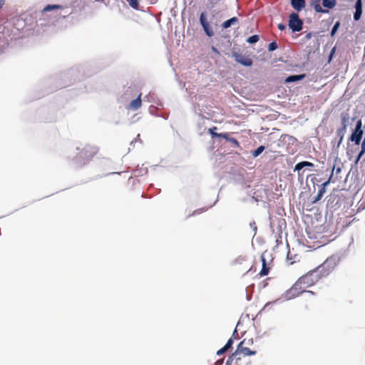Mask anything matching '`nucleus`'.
I'll return each instance as SVG.
<instances>
[{
    "instance_id": "c85d7f7f",
    "label": "nucleus",
    "mask_w": 365,
    "mask_h": 365,
    "mask_svg": "<svg viewBox=\"0 0 365 365\" xmlns=\"http://www.w3.org/2000/svg\"><path fill=\"white\" fill-rule=\"evenodd\" d=\"M349 119V114L348 113H342L341 114V125L342 128H346V122Z\"/></svg>"
},
{
    "instance_id": "b1692460",
    "label": "nucleus",
    "mask_w": 365,
    "mask_h": 365,
    "mask_svg": "<svg viewBox=\"0 0 365 365\" xmlns=\"http://www.w3.org/2000/svg\"><path fill=\"white\" fill-rule=\"evenodd\" d=\"M62 8H63V6L61 5H58V4H53V5L48 4L44 7V9H43V11L47 12V11H51L53 9H61Z\"/></svg>"
},
{
    "instance_id": "412c9836",
    "label": "nucleus",
    "mask_w": 365,
    "mask_h": 365,
    "mask_svg": "<svg viewBox=\"0 0 365 365\" xmlns=\"http://www.w3.org/2000/svg\"><path fill=\"white\" fill-rule=\"evenodd\" d=\"M305 167H314V164L308 161H302L297 163L294 167V170H300Z\"/></svg>"
},
{
    "instance_id": "1a4fd4ad",
    "label": "nucleus",
    "mask_w": 365,
    "mask_h": 365,
    "mask_svg": "<svg viewBox=\"0 0 365 365\" xmlns=\"http://www.w3.org/2000/svg\"><path fill=\"white\" fill-rule=\"evenodd\" d=\"M232 56L237 63L245 66H251L252 65V59L247 56H245L237 52H233Z\"/></svg>"
},
{
    "instance_id": "58836bf2",
    "label": "nucleus",
    "mask_w": 365,
    "mask_h": 365,
    "mask_svg": "<svg viewBox=\"0 0 365 365\" xmlns=\"http://www.w3.org/2000/svg\"><path fill=\"white\" fill-rule=\"evenodd\" d=\"M287 260H288V261H290V264H293L294 262H296L295 260H292V256H291V253H290V252H289L287 253Z\"/></svg>"
},
{
    "instance_id": "f257e3e1",
    "label": "nucleus",
    "mask_w": 365,
    "mask_h": 365,
    "mask_svg": "<svg viewBox=\"0 0 365 365\" xmlns=\"http://www.w3.org/2000/svg\"><path fill=\"white\" fill-rule=\"evenodd\" d=\"M336 262L335 258H327L321 265H319L316 271L319 273L320 279L329 276L336 268Z\"/></svg>"
},
{
    "instance_id": "7c9ffc66",
    "label": "nucleus",
    "mask_w": 365,
    "mask_h": 365,
    "mask_svg": "<svg viewBox=\"0 0 365 365\" xmlns=\"http://www.w3.org/2000/svg\"><path fill=\"white\" fill-rule=\"evenodd\" d=\"M217 129V127H215V126H213V127H212V128H209V130H208V133L211 135V136H212V138H214V137H217V138H218V135H219L220 133H216V132H215V130H216Z\"/></svg>"
},
{
    "instance_id": "ddd939ff",
    "label": "nucleus",
    "mask_w": 365,
    "mask_h": 365,
    "mask_svg": "<svg viewBox=\"0 0 365 365\" xmlns=\"http://www.w3.org/2000/svg\"><path fill=\"white\" fill-rule=\"evenodd\" d=\"M141 93H140L137 98L130 103L127 108L128 110H136L141 107Z\"/></svg>"
},
{
    "instance_id": "aec40b11",
    "label": "nucleus",
    "mask_w": 365,
    "mask_h": 365,
    "mask_svg": "<svg viewBox=\"0 0 365 365\" xmlns=\"http://www.w3.org/2000/svg\"><path fill=\"white\" fill-rule=\"evenodd\" d=\"M305 77L304 74L289 76L285 79L286 83H292L300 81Z\"/></svg>"
},
{
    "instance_id": "f3484780",
    "label": "nucleus",
    "mask_w": 365,
    "mask_h": 365,
    "mask_svg": "<svg viewBox=\"0 0 365 365\" xmlns=\"http://www.w3.org/2000/svg\"><path fill=\"white\" fill-rule=\"evenodd\" d=\"M238 21H239L238 18L236 16H234V17L224 21L222 24V26L223 29H227V28L230 27L232 25H235V24H237Z\"/></svg>"
},
{
    "instance_id": "79ce46f5",
    "label": "nucleus",
    "mask_w": 365,
    "mask_h": 365,
    "mask_svg": "<svg viewBox=\"0 0 365 365\" xmlns=\"http://www.w3.org/2000/svg\"><path fill=\"white\" fill-rule=\"evenodd\" d=\"M334 170H335V167L333 168L332 173H331L332 175H333V172L334 171ZM340 172H341V168H336V173H339Z\"/></svg>"
},
{
    "instance_id": "9d476101",
    "label": "nucleus",
    "mask_w": 365,
    "mask_h": 365,
    "mask_svg": "<svg viewBox=\"0 0 365 365\" xmlns=\"http://www.w3.org/2000/svg\"><path fill=\"white\" fill-rule=\"evenodd\" d=\"M332 178V174H331L329 180L326 182H324L322 185V187H320V189L318 191V193L317 195L314 197L312 202L313 203H316L317 202H318L319 200H320L322 199V197H323L324 194L326 192V186L329 185V183L330 182Z\"/></svg>"
},
{
    "instance_id": "a878e982",
    "label": "nucleus",
    "mask_w": 365,
    "mask_h": 365,
    "mask_svg": "<svg viewBox=\"0 0 365 365\" xmlns=\"http://www.w3.org/2000/svg\"><path fill=\"white\" fill-rule=\"evenodd\" d=\"M365 153V138H364L362 143H361V151L359 152L355 163H358L362 155Z\"/></svg>"
},
{
    "instance_id": "6e6552de",
    "label": "nucleus",
    "mask_w": 365,
    "mask_h": 365,
    "mask_svg": "<svg viewBox=\"0 0 365 365\" xmlns=\"http://www.w3.org/2000/svg\"><path fill=\"white\" fill-rule=\"evenodd\" d=\"M200 22L201 26H202L205 34L211 37L214 35V32L212 29V28L210 26L209 22L207 20V18L205 16V14L204 12L201 13L200 16Z\"/></svg>"
},
{
    "instance_id": "4c0bfd02",
    "label": "nucleus",
    "mask_w": 365,
    "mask_h": 365,
    "mask_svg": "<svg viewBox=\"0 0 365 365\" xmlns=\"http://www.w3.org/2000/svg\"><path fill=\"white\" fill-rule=\"evenodd\" d=\"M227 351V348L223 346L222 348H221L220 350L217 351V355H222V354H223Z\"/></svg>"
},
{
    "instance_id": "cd10ccee",
    "label": "nucleus",
    "mask_w": 365,
    "mask_h": 365,
    "mask_svg": "<svg viewBox=\"0 0 365 365\" xmlns=\"http://www.w3.org/2000/svg\"><path fill=\"white\" fill-rule=\"evenodd\" d=\"M264 150V146L260 145L255 150L252 152V156L256 158Z\"/></svg>"
},
{
    "instance_id": "a18cd8bd",
    "label": "nucleus",
    "mask_w": 365,
    "mask_h": 365,
    "mask_svg": "<svg viewBox=\"0 0 365 365\" xmlns=\"http://www.w3.org/2000/svg\"><path fill=\"white\" fill-rule=\"evenodd\" d=\"M4 4V0H0V9L2 8Z\"/></svg>"
},
{
    "instance_id": "f704fd0d",
    "label": "nucleus",
    "mask_w": 365,
    "mask_h": 365,
    "mask_svg": "<svg viewBox=\"0 0 365 365\" xmlns=\"http://www.w3.org/2000/svg\"><path fill=\"white\" fill-rule=\"evenodd\" d=\"M233 344V339L230 338L226 343V344L224 346L225 348H227V350H228L230 348L232 347Z\"/></svg>"
},
{
    "instance_id": "ea45409f",
    "label": "nucleus",
    "mask_w": 365,
    "mask_h": 365,
    "mask_svg": "<svg viewBox=\"0 0 365 365\" xmlns=\"http://www.w3.org/2000/svg\"><path fill=\"white\" fill-rule=\"evenodd\" d=\"M278 29L281 31H283L286 29V26L283 24H278Z\"/></svg>"
},
{
    "instance_id": "a19ab883",
    "label": "nucleus",
    "mask_w": 365,
    "mask_h": 365,
    "mask_svg": "<svg viewBox=\"0 0 365 365\" xmlns=\"http://www.w3.org/2000/svg\"><path fill=\"white\" fill-rule=\"evenodd\" d=\"M312 34L311 32H309L306 34L305 38L309 40L312 38Z\"/></svg>"
},
{
    "instance_id": "c756f323",
    "label": "nucleus",
    "mask_w": 365,
    "mask_h": 365,
    "mask_svg": "<svg viewBox=\"0 0 365 365\" xmlns=\"http://www.w3.org/2000/svg\"><path fill=\"white\" fill-rule=\"evenodd\" d=\"M259 41V36L257 35H253L250 36L247 41L250 43H255Z\"/></svg>"
},
{
    "instance_id": "6ab92c4d",
    "label": "nucleus",
    "mask_w": 365,
    "mask_h": 365,
    "mask_svg": "<svg viewBox=\"0 0 365 365\" xmlns=\"http://www.w3.org/2000/svg\"><path fill=\"white\" fill-rule=\"evenodd\" d=\"M301 294L298 290L294 289V287L292 285V287L286 292V296L288 299H292L298 297Z\"/></svg>"
},
{
    "instance_id": "bb28decb",
    "label": "nucleus",
    "mask_w": 365,
    "mask_h": 365,
    "mask_svg": "<svg viewBox=\"0 0 365 365\" xmlns=\"http://www.w3.org/2000/svg\"><path fill=\"white\" fill-rule=\"evenodd\" d=\"M128 2L129 6L133 9H139V0H126Z\"/></svg>"
},
{
    "instance_id": "20e7f679",
    "label": "nucleus",
    "mask_w": 365,
    "mask_h": 365,
    "mask_svg": "<svg viewBox=\"0 0 365 365\" xmlns=\"http://www.w3.org/2000/svg\"><path fill=\"white\" fill-rule=\"evenodd\" d=\"M288 25L293 32L300 31L302 29L303 21L297 13L292 12L289 15Z\"/></svg>"
},
{
    "instance_id": "9b49d317",
    "label": "nucleus",
    "mask_w": 365,
    "mask_h": 365,
    "mask_svg": "<svg viewBox=\"0 0 365 365\" xmlns=\"http://www.w3.org/2000/svg\"><path fill=\"white\" fill-rule=\"evenodd\" d=\"M293 286L294 287V289H296L297 290H298V292L300 293V294H302L304 292H306L308 294H309L310 296H314V293L312 291H307L306 289H307L303 284L302 282L298 279L297 280V282L293 284Z\"/></svg>"
},
{
    "instance_id": "39448f33",
    "label": "nucleus",
    "mask_w": 365,
    "mask_h": 365,
    "mask_svg": "<svg viewBox=\"0 0 365 365\" xmlns=\"http://www.w3.org/2000/svg\"><path fill=\"white\" fill-rule=\"evenodd\" d=\"M362 122L361 120H359L356 123L354 131L349 137V140L354 142L356 145H359L363 136V130H362Z\"/></svg>"
},
{
    "instance_id": "f8f14e48",
    "label": "nucleus",
    "mask_w": 365,
    "mask_h": 365,
    "mask_svg": "<svg viewBox=\"0 0 365 365\" xmlns=\"http://www.w3.org/2000/svg\"><path fill=\"white\" fill-rule=\"evenodd\" d=\"M261 260L262 263V267L260 272H259L258 275H259V277L267 276L269 272L270 267L267 263L264 255H261Z\"/></svg>"
},
{
    "instance_id": "c03bdc74",
    "label": "nucleus",
    "mask_w": 365,
    "mask_h": 365,
    "mask_svg": "<svg viewBox=\"0 0 365 365\" xmlns=\"http://www.w3.org/2000/svg\"><path fill=\"white\" fill-rule=\"evenodd\" d=\"M212 50L217 54H220L219 51L214 46L212 47Z\"/></svg>"
},
{
    "instance_id": "37998d69",
    "label": "nucleus",
    "mask_w": 365,
    "mask_h": 365,
    "mask_svg": "<svg viewBox=\"0 0 365 365\" xmlns=\"http://www.w3.org/2000/svg\"><path fill=\"white\" fill-rule=\"evenodd\" d=\"M223 364V361L222 360H217L215 365H222Z\"/></svg>"
},
{
    "instance_id": "f03ea898",
    "label": "nucleus",
    "mask_w": 365,
    "mask_h": 365,
    "mask_svg": "<svg viewBox=\"0 0 365 365\" xmlns=\"http://www.w3.org/2000/svg\"><path fill=\"white\" fill-rule=\"evenodd\" d=\"M98 149L91 145H86L78 153V158L83 161V163L91 160L98 153Z\"/></svg>"
},
{
    "instance_id": "2eb2a0df",
    "label": "nucleus",
    "mask_w": 365,
    "mask_h": 365,
    "mask_svg": "<svg viewBox=\"0 0 365 365\" xmlns=\"http://www.w3.org/2000/svg\"><path fill=\"white\" fill-rule=\"evenodd\" d=\"M291 5L295 10L300 11L305 7L306 2L305 0H292Z\"/></svg>"
},
{
    "instance_id": "0eeeda50",
    "label": "nucleus",
    "mask_w": 365,
    "mask_h": 365,
    "mask_svg": "<svg viewBox=\"0 0 365 365\" xmlns=\"http://www.w3.org/2000/svg\"><path fill=\"white\" fill-rule=\"evenodd\" d=\"M225 365H250V361L239 356L234 358V354H232L227 359Z\"/></svg>"
},
{
    "instance_id": "a211bd4d",
    "label": "nucleus",
    "mask_w": 365,
    "mask_h": 365,
    "mask_svg": "<svg viewBox=\"0 0 365 365\" xmlns=\"http://www.w3.org/2000/svg\"><path fill=\"white\" fill-rule=\"evenodd\" d=\"M301 294L298 290L294 289V287L292 285V287L286 292V296L288 299H292L298 297Z\"/></svg>"
},
{
    "instance_id": "5701e85b",
    "label": "nucleus",
    "mask_w": 365,
    "mask_h": 365,
    "mask_svg": "<svg viewBox=\"0 0 365 365\" xmlns=\"http://www.w3.org/2000/svg\"><path fill=\"white\" fill-rule=\"evenodd\" d=\"M319 1L320 0H316L315 1L312 3V6L314 7V10L319 13L327 12V10L322 9V6H320Z\"/></svg>"
},
{
    "instance_id": "473e14b6",
    "label": "nucleus",
    "mask_w": 365,
    "mask_h": 365,
    "mask_svg": "<svg viewBox=\"0 0 365 365\" xmlns=\"http://www.w3.org/2000/svg\"><path fill=\"white\" fill-rule=\"evenodd\" d=\"M277 48V44L275 42H272L269 44L268 49L270 51H274Z\"/></svg>"
},
{
    "instance_id": "49530a36",
    "label": "nucleus",
    "mask_w": 365,
    "mask_h": 365,
    "mask_svg": "<svg viewBox=\"0 0 365 365\" xmlns=\"http://www.w3.org/2000/svg\"><path fill=\"white\" fill-rule=\"evenodd\" d=\"M158 1V0H150L151 4H155Z\"/></svg>"
},
{
    "instance_id": "393cba45",
    "label": "nucleus",
    "mask_w": 365,
    "mask_h": 365,
    "mask_svg": "<svg viewBox=\"0 0 365 365\" xmlns=\"http://www.w3.org/2000/svg\"><path fill=\"white\" fill-rule=\"evenodd\" d=\"M346 128H339V129H338L336 130V134L339 137V142L337 143V146L338 147L340 145V144L341 143V142L343 140L344 135V133L346 132Z\"/></svg>"
},
{
    "instance_id": "7ed1b4c3",
    "label": "nucleus",
    "mask_w": 365,
    "mask_h": 365,
    "mask_svg": "<svg viewBox=\"0 0 365 365\" xmlns=\"http://www.w3.org/2000/svg\"><path fill=\"white\" fill-rule=\"evenodd\" d=\"M299 279L307 287H310L314 285L320 279V276L317 271L315 269L312 270L307 274L302 275Z\"/></svg>"
},
{
    "instance_id": "4be33fe9",
    "label": "nucleus",
    "mask_w": 365,
    "mask_h": 365,
    "mask_svg": "<svg viewBox=\"0 0 365 365\" xmlns=\"http://www.w3.org/2000/svg\"><path fill=\"white\" fill-rule=\"evenodd\" d=\"M336 4V0H322L323 6L327 9H333Z\"/></svg>"
},
{
    "instance_id": "4468645a",
    "label": "nucleus",
    "mask_w": 365,
    "mask_h": 365,
    "mask_svg": "<svg viewBox=\"0 0 365 365\" xmlns=\"http://www.w3.org/2000/svg\"><path fill=\"white\" fill-rule=\"evenodd\" d=\"M356 11L354 14V19L355 21H358L362 14V1L361 0H356L355 4Z\"/></svg>"
},
{
    "instance_id": "dca6fc26",
    "label": "nucleus",
    "mask_w": 365,
    "mask_h": 365,
    "mask_svg": "<svg viewBox=\"0 0 365 365\" xmlns=\"http://www.w3.org/2000/svg\"><path fill=\"white\" fill-rule=\"evenodd\" d=\"M243 262H245L246 264H245V267L243 269L244 271V274L248 272L250 270V263L247 262V260H245L242 258H238L235 260V269H240V267L239 266L240 264H242Z\"/></svg>"
},
{
    "instance_id": "2f4dec72",
    "label": "nucleus",
    "mask_w": 365,
    "mask_h": 365,
    "mask_svg": "<svg viewBox=\"0 0 365 365\" xmlns=\"http://www.w3.org/2000/svg\"><path fill=\"white\" fill-rule=\"evenodd\" d=\"M218 138H224V139H225L227 141H230V140L231 139V138L230 137V135H229V134L227 133H220L218 135Z\"/></svg>"
},
{
    "instance_id": "423d86ee",
    "label": "nucleus",
    "mask_w": 365,
    "mask_h": 365,
    "mask_svg": "<svg viewBox=\"0 0 365 365\" xmlns=\"http://www.w3.org/2000/svg\"><path fill=\"white\" fill-rule=\"evenodd\" d=\"M245 341H241L234 354V358L239 356L242 358L247 359L246 357L251 355H255L256 354L255 351H252L249 348L244 346Z\"/></svg>"
},
{
    "instance_id": "c9c22d12",
    "label": "nucleus",
    "mask_w": 365,
    "mask_h": 365,
    "mask_svg": "<svg viewBox=\"0 0 365 365\" xmlns=\"http://www.w3.org/2000/svg\"><path fill=\"white\" fill-rule=\"evenodd\" d=\"M335 51H336V47L334 46V47L331 49V52H330V53H329V60H328V62H329V63L331 61V59H332V58H333V56H334V53H335Z\"/></svg>"
},
{
    "instance_id": "72a5a7b5",
    "label": "nucleus",
    "mask_w": 365,
    "mask_h": 365,
    "mask_svg": "<svg viewBox=\"0 0 365 365\" xmlns=\"http://www.w3.org/2000/svg\"><path fill=\"white\" fill-rule=\"evenodd\" d=\"M229 142H230L234 147H236V148L240 147L239 142L237 141V139H235L234 138H231V139L230 140Z\"/></svg>"
},
{
    "instance_id": "e433bc0d",
    "label": "nucleus",
    "mask_w": 365,
    "mask_h": 365,
    "mask_svg": "<svg viewBox=\"0 0 365 365\" xmlns=\"http://www.w3.org/2000/svg\"><path fill=\"white\" fill-rule=\"evenodd\" d=\"M339 25V23H336L332 28L331 29V36H334V34H335V32L336 31L337 29H338V26Z\"/></svg>"
}]
</instances>
